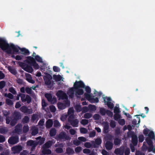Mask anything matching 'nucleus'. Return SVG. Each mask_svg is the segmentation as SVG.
<instances>
[{
	"mask_svg": "<svg viewBox=\"0 0 155 155\" xmlns=\"http://www.w3.org/2000/svg\"><path fill=\"white\" fill-rule=\"evenodd\" d=\"M56 130L54 128H52L50 130L49 134L51 137H53L56 135Z\"/></svg>",
	"mask_w": 155,
	"mask_h": 155,
	"instance_id": "nucleus-28",
	"label": "nucleus"
},
{
	"mask_svg": "<svg viewBox=\"0 0 155 155\" xmlns=\"http://www.w3.org/2000/svg\"><path fill=\"white\" fill-rule=\"evenodd\" d=\"M80 131L81 133L86 134L87 132V130L85 128L82 127L80 129Z\"/></svg>",
	"mask_w": 155,
	"mask_h": 155,
	"instance_id": "nucleus-58",
	"label": "nucleus"
},
{
	"mask_svg": "<svg viewBox=\"0 0 155 155\" xmlns=\"http://www.w3.org/2000/svg\"><path fill=\"white\" fill-rule=\"evenodd\" d=\"M106 113L107 115L110 117H112L113 116V113L112 112L109 110H107Z\"/></svg>",
	"mask_w": 155,
	"mask_h": 155,
	"instance_id": "nucleus-60",
	"label": "nucleus"
},
{
	"mask_svg": "<svg viewBox=\"0 0 155 155\" xmlns=\"http://www.w3.org/2000/svg\"><path fill=\"white\" fill-rule=\"evenodd\" d=\"M5 81H2L0 82V89L3 88L5 86Z\"/></svg>",
	"mask_w": 155,
	"mask_h": 155,
	"instance_id": "nucleus-50",
	"label": "nucleus"
},
{
	"mask_svg": "<svg viewBox=\"0 0 155 155\" xmlns=\"http://www.w3.org/2000/svg\"><path fill=\"white\" fill-rule=\"evenodd\" d=\"M76 91L75 94L77 95H82L83 94L84 91L81 88H78L77 89H75Z\"/></svg>",
	"mask_w": 155,
	"mask_h": 155,
	"instance_id": "nucleus-24",
	"label": "nucleus"
},
{
	"mask_svg": "<svg viewBox=\"0 0 155 155\" xmlns=\"http://www.w3.org/2000/svg\"><path fill=\"white\" fill-rule=\"evenodd\" d=\"M132 142L134 146H136L138 143V138L137 136L134 134L132 136Z\"/></svg>",
	"mask_w": 155,
	"mask_h": 155,
	"instance_id": "nucleus-18",
	"label": "nucleus"
},
{
	"mask_svg": "<svg viewBox=\"0 0 155 155\" xmlns=\"http://www.w3.org/2000/svg\"><path fill=\"white\" fill-rule=\"evenodd\" d=\"M96 135V132L94 130L91 132L89 134V136L90 137H94Z\"/></svg>",
	"mask_w": 155,
	"mask_h": 155,
	"instance_id": "nucleus-59",
	"label": "nucleus"
},
{
	"mask_svg": "<svg viewBox=\"0 0 155 155\" xmlns=\"http://www.w3.org/2000/svg\"><path fill=\"white\" fill-rule=\"evenodd\" d=\"M29 130V127L28 125H24L23 128V132L24 133H27Z\"/></svg>",
	"mask_w": 155,
	"mask_h": 155,
	"instance_id": "nucleus-36",
	"label": "nucleus"
},
{
	"mask_svg": "<svg viewBox=\"0 0 155 155\" xmlns=\"http://www.w3.org/2000/svg\"><path fill=\"white\" fill-rule=\"evenodd\" d=\"M74 87L75 89H77L80 88H84L85 85L82 81H76L74 84Z\"/></svg>",
	"mask_w": 155,
	"mask_h": 155,
	"instance_id": "nucleus-4",
	"label": "nucleus"
},
{
	"mask_svg": "<svg viewBox=\"0 0 155 155\" xmlns=\"http://www.w3.org/2000/svg\"><path fill=\"white\" fill-rule=\"evenodd\" d=\"M38 129L37 128H35L33 130L31 134L33 136H35L38 133Z\"/></svg>",
	"mask_w": 155,
	"mask_h": 155,
	"instance_id": "nucleus-49",
	"label": "nucleus"
},
{
	"mask_svg": "<svg viewBox=\"0 0 155 155\" xmlns=\"http://www.w3.org/2000/svg\"><path fill=\"white\" fill-rule=\"evenodd\" d=\"M38 143L37 142L32 140H28L27 142V146H30L31 147L33 148H35L36 147Z\"/></svg>",
	"mask_w": 155,
	"mask_h": 155,
	"instance_id": "nucleus-11",
	"label": "nucleus"
},
{
	"mask_svg": "<svg viewBox=\"0 0 155 155\" xmlns=\"http://www.w3.org/2000/svg\"><path fill=\"white\" fill-rule=\"evenodd\" d=\"M74 94V88L73 87L69 89V96L72 97Z\"/></svg>",
	"mask_w": 155,
	"mask_h": 155,
	"instance_id": "nucleus-35",
	"label": "nucleus"
},
{
	"mask_svg": "<svg viewBox=\"0 0 155 155\" xmlns=\"http://www.w3.org/2000/svg\"><path fill=\"white\" fill-rule=\"evenodd\" d=\"M9 71L12 74H13L15 75L17 74V71L15 69L11 67H8V68Z\"/></svg>",
	"mask_w": 155,
	"mask_h": 155,
	"instance_id": "nucleus-34",
	"label": "nucleus"
},
{
	"mask_svg": "<svg viewBox=\"0 0 155 155\" xmlns=\"http://www.w3.org/2000/svg\"><path fill=\"white\" fill-rule=\"evenodd\" d=\"M31 65L33 66L34 68L35 69H38L39 68L38 64L36 63L35 61Z\"/></svg>",
	"mask_w": 155,
	"mask_h": 155,
	"instance_id": "nucleus-48",
	"label": "nucleus"
},
{
	"mask_svg": "<svg viewBox=\"0 0 155 155\" xmlns=\"http://www.w3.org/2000/svg\"><path fill=\"white\" fill-rule=\"evenodd\" d=\"M105 147L106 149L107 150H111L113 147V143L112 142L109 141H106Z\"/></svg>",
	"mask_w": 155,
	"mask_h": 155,
	"instance_id": "nucleus-14",
	"label": "nucleus"
},
{
	"mask_svg": "<svg viewBox=\"0 0 155 155\" xmlns=\"http://www.w3.org/2000/svg\"><path fill=\"white\" fill-rule=\"evenodd\" d=\"M6 103L9 106H12L13 104V101L10 99H6L5 100Z\"/></svg>",
	"mask_w": 155,
	"mask_h": 155,
	"instance_id": "nucleus-37",
	"label": "nucleus"
},
{
	"mask_svg": "<svg viewBox=\"0 0 155 155\" xmlns=\"http://www.w3.org/2000/svg\"><path fill=\"white\" fill-rule=\"evenodd\" d=\"M53 78L55 81H60L62 78V77L60 75H54Z\"/></svg>",
	"mask_w": 155,
	"mask_h": 155,
	"instance_id": "nucleus-27",
	"label": "nucleus"
},
{
	"mask_svg": "<svg viewBox=\"0 0 155 155\" xmlns=\"http://www.w3.org/2000/svg\"><path fill=\"white\" fill-rule=\"evenodd\" d=\"M146 140L148 145H151L153 144V142L150 138L147 137Z\"/></svg>",
	"mask_w": 155,
	"mask_h": 155,
	"instance_id": "nucleus-39",
	"label": "nucleus"
},
{
	"mask_svg": "<svg viewBox=\"0 0 155 155\" xmlns=\"http://www.w3.org/2000/svg\"><path fill=\"white\" fill-rule=\"evenodd\" d=\"M20 117L21 115L18 112H14V118H15L18 121L20 119Z\"/></svg>",
	"mask_w": 155,
	"mask_h": 155,
	"instance_id": "nucleus-32",
	"label": "nucleus"
},
{
	"mask_svg": "<svg viewBox=\"0 0 155 155\" xmlns=\"http://www.w3.org/2000/svg\"><path fill=\"white\" fill-rule=\"evenodd\" d=\"M3 113L4 116L7 117L8 116V115L10 114V112L9 111H8L6 110H5L3 111Z\"/></svg>",
	"mask_w": 155,
	"mask_h": 155,
	"instance_id": "nucleus-64",
	"label": "nucleus"
},
{
	"mask_svg": "<svg viewBox=\"0 0 155 155\" xmlns=\"http://www.w3.org/2000/svg\"><path fill=\"white\" fill-rule=\"evenodd\" d=\"M92 116V114L90 113H86L84 115V117L86 119H89Z\"/></svg>",
	"mask_w": 155,
	"mask_h": 155,
	"instance_id": "nucleus-56",
	"label": "nucleus"
},
{
	"mask_svg": "<svg viewBox=\"0 0 155 155\" xmlns=\"http://www.w3.org/2000/svg\"><path fill=\"white\" fill-rule=\"evenodd\" d=\"M19 97H21V100L23 102H26L28 104H29L31 101V98L27 94L25 95L24 94L20 93L17 97V100H19Z\"/></svg>",
	"mask_w": 155,
	"mask_h": 155,
	"instance_id": "nucleus-2",
	"label": "nucleus"
},
{
	"mask_svg": "<svg viewBox=\"0 0 155 155\" xmlns=\"http://www.w3.org/2000/svg\"><path fill=\"white\" fill-rule=\"evenodd\" d=\"M18 121L15 118H13L11 120L10 122V125L12 126H14L17 123Z\"/></svg>",
	"mask_w": 155,
	"mask_h": 155,
	"instance_id": "nucleus-41",
	"label": "nucleus"
},
{
	"mask_svg": "<svg viewBox=\"0 0 155 155\" xmlns=\"http://www.w3.org/2000/svg\"><path fill=\"white\" fill-rule=\"evenodd\" d=\"M26 58H27V59L24 61L30 65L32 64L35 61V59L31 56H28Z\"/></svg>",
	"mask_w": 155,
	"mask_h": 155,
	"instance_id": "nucleus-12",
	"label": "nucleus"
},
{
	"mask_svg": "<svg viewBox=\"0 0 155 155\" xmlns=\"http://www.w3.org/2000/svg\"><path fill=\"white\" fill-rule=\"evenodd\" d=\"M24 70L25 71L30 73H32L33 71L32 66L31 65H29L27 64H26L24 69Z\"/></svg>",
	"mask_w": 155,
	"mask_h": 155,
	"instance_id": "nucleus-17",
	"label": "nucleus"
},
{
	"mask_svg": "<svg viewBox=\"0 0 155 155\" xmlns=\"http://www.w3.org/2000/svg\"><path fill=\"white\" fill-rule=\"evenodd\" d=\"M22 125L21 124H19L15 127V132L18 134H20L22 132Z\"/></svg>",
	"mask_w": 155,
	"mask_h": 155,
	"instance_id": "nucleus-15",
	"label": "nucleus"
},
{
	"mask_svg": "<svg viewBox=\"0 0 155 155\" xmlns=\"http://www.w3.org/2000/svg\"><path fill=\"white\" fill-rule=\"evenodd\" d=\"M150 138L153 139L154 137V133L153 131H151L150 132L148 135Z\"/></svg>",
	"mask_w": 155,
	"mask_h": 155,
	"instance_id": "nucleus-61",
	"label": "nucleus"
},
{
	"mask_svg": "<svg viewBox=\"0 0 155 155\" xmlns=\"http://www.w3.org/2000/svg\"><path fill=\"white\" fill-rule=\"evenodd\" d=\"M101 142L102 140L100 138H97L95 140V143L97 145H99L101 144Z\"/></svg>",
	"mask_w": 155,
	"mask_h": 155,
	"instance_id": "nucleus-44",
	"label": "nucleus"
},
{
	"mask_svg": "<svg viewBox=\"0 0 155 155\" xmlns=\"http://www.w3.org/2000/svg\"><path fill=\"white\" fill-rule=\"evenodd\" d=\"M89 108L90 110L93 111H94L96 110V107L95 105H89Z\"/></svg>",
	"mask_w": 155,
	"mask_h": 155,
	"instance_id": "nucleus-46",
	"label": "nucleus"
},
{
	"mask_svg": "<svg viewBox=\"0 0 155 155\" xmlns=\"http://www.w3.org/2000/svg\"><path fill=\"white\" fill-rule=\"evenodd\" d=\"M25 91L26 93L29 94H32V90L31 88L29 87H26L25 89Z\"/></svg>",
	"mask_w": 155,
	"mask_h": 155,
	"instance_id": "nucleus-43",
	"label": "nucleus"
},
{
	"mask_svg": "<svg viewBox=\"0 0 155 155\" xmlns=\"http://www.w3.org/2000/svg\"><path fill=\"white\" fill-rule=\"evenodd\" d=\"M66 152L67 153L68 155L72 154L74 153V151L73 150L69 147L66 148Z\"/></svg>",
	"mask_w": 155,
	"mask_h": 155,
	"instance_id": "nucleus-26",
	"label": "nucleus"
},
{
	"mask_svg": "<svg viewBox=\"0 0 155 155\" xmlns=\"http://www.w3.org/2000/svg\"><path fill=\"white\" fill-rule=\"evenodd\" d=\"M38 119V115L37 114H33L31 117V120L32 121H34Z\"/></svg>",
	"mask_w": 155,
	"mask_h": 155,
	"instance_id": "nucleus-42",
	"label": "nucleus"
},
{
	"mask_svg": "<svg viewBox=\"0 0 155 155\" xmlns=\"http://www.w3.org/2000/svg\"><path fill=\"white\" fill-rule=\"evenodd\" d=\"M104 132L105 133H107L108 131L109 128V123L107 122H104Z\"/></svg>",
	"mask_w": 155,
	"mask_h": 155,
	"instance_id": "nucleus-21",
	"label": "nucleus"
},
{
	"mask_svg": "<svg viewBox=\"0 0 155 155\" xmlns=\"http://www.w3.org/2000/svg\"><path fill=\"white\" fill-rule=\"evenodd\" d=\"M58 137L61 139H65L68 140L69 139V137L64 132H61L59 135Z\"/></svg>",
	"mask_w": 155,
	"mask_h": 155,
	"instance_id": "nucleus-13",
	"label": "nucleus"
},
{
	"mask_svg": "<svg viewBox=\"0 0 155 155\" xmlns=\"http://www.w3.org/2000/svg\"><path fill=\"white\" fill-rule=\"evenodd\" d=\"M104 103H107V105L108 107L110 109L113 108L114 105L110 101H111V99L110 97H106L107 101L105 100L106 97H104Z\"/></svg>",
	"mask_w": 155,
	"mask_h": 155,
	"instance_id": "nucleus-8",
	"label": "nucleus"
},
{
	"mask_svg": "<svg viewBox=\"0 0 155 155\" xmlns=\"http://www.w3.org/2000/svg\"><path fill=\"white\" fill-rule=\"evenodd\" d=\"M120 111L119 107H114V112L115 114H119L120 112Z\"/></svg>",
	"mask_w": 155,
	"mask_h": 155,
	"instance_id": "nucleus-63",
	"label": "nucleus"
},
{
	"mask_svg": "<svg viewBox=\"0 0 155 155\" xmlns=\"http://www.w3.org/2000/svg\"><path fill=\"white\" fill-rule=\"evenodd\" d=\"M40 139L37 143L38 144L41 145L43 144L45 140V139L43 137H38V139Z\"/></svg>",
	"mask_w": 155,
	"mask_h": 155,
	"instance_id": "nucleus-31",
	"label": "nucleus"
},
{
	"mask_svg": "<svg viewBox=\"0 0 155 155\" xmlns=\"http://www.w3.org/2000/svg\"><path fill=\"white\" fill-rule=\"evenodd\" d=\"M106 110L104 108H101L100 110V112L102 116H104L106 113Z\"/></svg>",
	"mask_w": 155,
	"mask_h": 155,
	"instance_id": "nucleus-40",
	"label": "nucleus"
},
{
	"mask_svg": "<svg viewBox=\"0 0 155 155\" xmlns=\"http://www.w3.org/2000/svg\"><path fill=\"white\" fill-rule=\"evenodd\" d=\"M26 77V80L31 84H34L35 83V81L32 79L31 75L29 74H25Z\"/></svg>",
	"mask_w": 155,
	"mask_h": 155,
	"instance_id": "nucleus-16",
	"label": "nucleus"
},
{
	"mask_svg": "<svg viewBox=\"0 0 155 155\" xmlns=\"http://www.w3.org/2000/svg\"><path fill=\"white\" fill-rule=\"evenodd\" d=\"M81 124L85 125L88 123V120L87 119H82L81 122Z\"/></svg>",
	"mask_w": 155,
	"mask_h": 155,
	"instance_id": "nucleus-57",
	"label": "nucleus"
},
{
	"mask_svg": "<svg viewBox=\"0 0 155 155\" xmlns=\"http://www.w3.org/2000/svg\"><path fill=\"white\" fill-rule=\"evenodd\" d=\"M45 82V84L47 85H50L51 84V80L52 78V77L49 74L47 75L45 78H44Z\"/></svg>",
	"mask_w": 155,
	"mask_h": 155,
	"instance_id": "nucleus-10",
	"label": "nucleus"
},
{
	"mask_svg": "<svg viewBox=\"0 0 155 155\" xmlns=\"http://www.w3.org/2000/svg\"><path fill=\"white\" fill-rule=\"evenodd\" d=\"M35 60H36L38 62L42 63V60L41 58L39 55H37L35 56Z\"/></svg>",
	"mask_w": 155,
	"mask_h": 155,
	"instance_id": "nucleus-45",
	"label": "nucleus"
},
{
	"mask_svg": "<svg viewBox=\"0 0 155 155\" xmlns=\"http://www.w3.org/2000/svg\"><path fill=\"white\" fill-rule=\"evenodd\" d=\"M53 124V120L51 119H49L46 122V127L47 128H50L52 127Z\"/></svg>",
	"mask_w": 155,
	"mask_h": 155,
	"instance_id": "nucleus-19",
	"label": "nucleus"
},
{
	"mask_svg": "<svg viewBox=\"0 0 155 155\" xmlns=\"http://www.w3.org/2000/svg\"><path fill=\"white\" fill-rule=\"evenodd\" d=\"M56 95L59 99L64 100L68 98L66 94L61 90H59L57 93Z\"/></svg>",
	"mask_w": 155,
	"mask_h": 155,
	"instance_id": "nucleus-5",
	"label": "nucleus"
},
{
	"mask_svg": "<svg viewBox=\"0 0 155 155\" xmlns=\"http://www.w3.org/2000/svg\"><path fill=\"white\" fill-rule=\"evenodd\" d=\"M114 152L117 155H123L124 153V150L117 148L115 149Z\"/></svg>",
	"mask_w": 155,
	"mask_h": 155,
	"instance_id": "nucleus-20",
	"label": "nucleus"
},
{
	"mask_svg": "<svg viewBox=\"0 0 155 155\" xmlns=\"http://www.w3.org/2000/svg\"><path fill=\"white\" fill-rule=\"evenodd\" d=\"M74 117V116L73 115H70L68 118V121L73 127H77L78 126L79 121L77 119H73Z\"/></svg>",
	"mask_w": 155,
	"mask_h": 155,
	"instance_id": "nucleus-3",
	"label": "nucleus"
},
{
	"mask_svg": "<svg viewBox=\"0 0 155 155\" xmlns=\"http://www.w3.org/2000/svg\"><path fill=\"white\" fill-rule=\"evenodd\" d=\"M118 123L120 125L123 126L125 124V122L124 119H121L118 120Z\"/></svg>",
	"mask_w": 155,
	"mask_h": 155,
	"instance_id": "nucleus-55",
	"label": "nucleus"
},
{
	"mask_svg": "<svg viewBox=\"0 0 155 155\" xmlns=\"http://www.w3.org/2000/svg\"><path fill=\"white\" fill-rule=\"evenodd\" d=\"M18 64L19 66L21 67L23 70L24 68V69L26 64H27L25 63L21 62L20 61L18 62Z\"/></svg>",
	"mask_w": 155,
	"mask_h": 155,
	"instance_id": "nucleus-51",
	"label": "nucleus"
},
{
	"mask_svg": "<svg viewBox=\"0 0 155 155\" xmlns=\"http://www.w3.org/2000/svg\"><path fill=\"white\" fill-rule=\"evenodd\" d=\"M22 150V147L21 146H16L12 148V150L14 153H19Z\"/></svg>",
	"mask_w": 155,
	"mask_h": 155,
	"instance_id": "nucleus-9",
	"label": "nucleus"
},
{
	"mask_svg": "<svg viewBox=\"0 0 155 155\" xmlns=\"http://www.w3.org/2000/svg\"><path fill=\"white\" fill-rule=\"evenodd\" d=\"M114 118L115 120L117 121L121 118V115L119 114H116L114 115Z\"/></svg>",
	"mask_w": 155,
	"mask_h": 155,
	"instance_id": "nucleus-47",
	"label": "nucleus"
},
{
	"mask_svg": "<svg viewBox=\"0 0 155 155\" xmlns=\"http://www.w3.org/2000/svg\"><path fill=\"white\" fill-rule=\"evenodd\" d=\"M9 91L12 93L13 94H16V91L15 90V88L13 87H11L9 89Z\"/></svg>",
	"mask_w": 155,
	"mask_h": 155,
	"instance_id": "nucleus-53",
	"label": "nucleus"
},
{
	"mask_svg": "<svg viewBox=\"0 0 155 155\" xmlns=\"http://www.w3.org/2000/svg\"><path fill=\"white\" fill-rule=\"evenodd\" d=\"M84 97L87 100L89 101H91L92 97L90 94L85 93L84 94Z\"/></svg>",
	"mask_w": 155,
	"mask_h": 155,
	"instance_id": "nucleus-29",
	"label": "nucleus"
},
{
	"mask_svg": "<svg viewBox=\"0 0 155 155\" xmlns=\"http://www.w3.org/2000/svg\"><path fill=\"white\" fill-rule=\"evenodd\" d=\"M29 121V118L27 116H25L23 119L22 121L24 123H28Z\"/></svg>",
	"mask_w": 155,
	"mask_h": 155,
	"instance_id": "nucleus-38",
	"label": "nucleus"
},
{
	"mask_svg": "<svg viewBox=\"0 0 155 155\" xmlns=\"http://www.w3.org/2000/svg\"><path fill=\"white\" fill-rule=\"evenodd\" d=\"M0 48L3 51H5L8 54L12 53V50L14 52H18L19 49L22 52L21 54L25 55H28L30 52L29 51L25 48H18L13 44L10 45L6 41L2 39H0Z\"/></svg>",
	"mask_w": 155,
	"mask_h": 155,
	"instance_id": "nucleus-1",
	"label": "nucleus"
},
{
	"mask_svg": "<svg viewBox=\"0 0 155 155\" xmlns=\"http://www.w3.org/2000/svg\"><path fill=\"white\" fill-rule=\"evenodd\" d=\"M45 97L47 99L48 101L52 102V96L51 94L47 93L45 94Z\"/></svg>",
	"mask_w": 155,
	"mask_h": 155,
	"instance_id": "nucleus-30",
	"label": "nucleus"
},
{
	"mask_svg": "<svg viewBox=\"0 0 155 155\" xmlns=\"http://www.w3.org/2000/svg\"><path fill=\"white\" fill-rule=\"evenodd\" d=\"M75 108L76 111L78 112H80L81 111L82 108L79 105H76L75 107Z\"/></svg>",
	"mask_w": 155,
	"mask_h": 155,
	"instance_id": "nucleus-52",
	"label": "nucleus"
},
{
	"mask_svg": "<svg viewBox=\"0 0 155 155\" xmlns=\"http://www.w3.org/2000/svg\"><path fill=\"white\" fill-rule=\"evenodd\" d=\"M20 110L21 111L24 113L28 114H31L32 113V109L31 108L29 109L25 106H22L21 107Z\"/></svg>",
	"mask_w": 155,
	"mask_h": 155,
	"instance_id": "nucleus-7",
	"label": "nucleus"
},
{
	"mask_svg": "<svg viewBox=\"0 0 155 155\" xmlns=\"http://www.w3.org/2000/svg\"><path fill=\"white\" fill-rule=\"evenodd\" d=\"M85 90L87 93L90 94L91 92V88L88 86L85 87Z\"/></svg>",
	"mask_w": 155,
	"mask_h": 155,
	"instance_id": "nucleus-62",
	"label": "nucleus"
},
{
	"mask_svg": "<svg viewBox=\"0 0 155 155\" xmlns=\"http://www.w3.org/2000/svg\"><path fill=\"white\" fill-rule=\"evenodd\" d=\"M121 140L118 138L114 139V143L115 145H119L121 143Z\"/></svg>",
	"mask_w": 155,
	"mask_h": 155,
	"instance_id": "nucleus-33",
	"label": "nucleus"
},
{
	"mask_svg": "<svg viewBox=\"0 0 155 155\" xmlns=\"http://www.w3.org/2000/svg\"><path fill=\"white\" fill-rule=\"evenodd\" d=\"M18 141L19 138L17 136L11 137L8 140V143L11 144H16L18 142Z\"/></svg>",
	"mask_w": 155,
	"mask_h": 155,
	"instance_id": "nucleus-6",
	"label": "nucleus"
},
{
	"mask_svg": "<svg viewBox=\"0 0 155 155\" xmlns=\"http://www.w3.org/2000/svg\"><path fill=\"white\" fill-rule=\"evenodd\" d=\"M110 125L111 127L113 128L115 127L116 126L115 122L114 120H111L110 122Z\"/></svg>",
	"mask_w": 155,
	"mask_h": 155,
	"instance_id": "nucleus-54",
	"label": "nucleus"
},
{
	"mask_svg": "<svg viewBox=\"0 0 155 155\" xmlns=\"http://www.w3.org/2000/svg\"><path fill=\"white\" fill-rule=\"evenodd\" d=\"M51 142L50 141H49L46 142L43 146V148H48L51 147Z\"/></svg>",
	"mask_w": 155,
	"mask_h": 155,
	"instance_id": "nucleus-22",
	"label": "nucleus"
},
{
	"mask_svg": "<svg viewBox=\"0 0 155 155\" xmlns=\"http://www.w3.org/2000/svg\"><path fill=\"white\" fill-rule=\"evenodd\" d=\"M42 152L44 155H49L51 153V151L50 150L47 148H43Z\"/></svg>",
	"mask_w": 155,
	"mask_h": 155,
	"instance_id": "nucleus-23",
	"label": "nucleus"
},
{
	"mask_svg": "<svg viewBox=\"0 0 155 155\" xmlns=\"http://www.w3.org/2000/svg\"><path fill=\"white\" fill-rule=\"evenodd\" d=\"M58 107L59 109L63 110L66 108V105L63 103L59 102L58 103Z\"/></svg>",
	"mask_w": 155,
	"mask_h": 155,
	"instance_id": "nucleus-25",
	"label": "nucleus"
}]
</instances>
